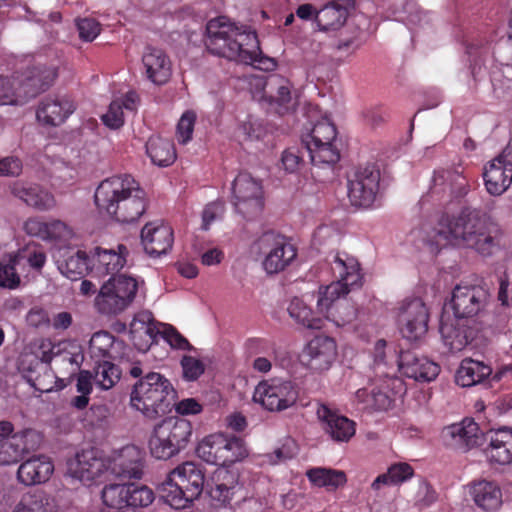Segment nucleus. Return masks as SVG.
<instances>
[{
	"label": "nucleus",
	"mask_w": 512,
	"mask_h": 512,
	"mask_svg": "<svg viewBox=\"0 0 512 512\" xmlns=\"http://www.w3.org/2000/svg\"><path fill=\"white\" fill-rule=\"evenodd\" d=\"M197 455L209 464L226 467L243 460L248 455L244 441L236 436L214 433L198 444Z\"/></svg>",
	"instance_id": "11"
},
{
	"label": "nucleus",
	"mask_w": 512,
	"mask_h": 512,
	"mask_svg": "<svg viewBox=\"0 0 512 512\" xmlns=\"http://www.w3.org/2000/svg\"><path fill=\"white\" fill-rule=\"evenodd\" d=\"M146 151L152 163L160 167L169 166L176 159L173 144L161 137H151L146 144Z\"/></svg>",
	"instance_id": "51"
},
{
	"label": "nucleus",
	"mask_w": 512,
	"mask_h": 512,
	"mask_svg": "<svg viewBox=\"0 0 512 512\" xmlns=\"http://www.w3.org/2000/svg\"><path fill=\"white\" fill-rule=\"evenodd\" d=\"M317 418L324 432L336 442H348L356 432V423L325 404L316 410Z\"/></svg>",
	"instance_id": "28"
},
{
	"label": "nucleus",
	"mask_w": 512,
	"mask_h": 512,
	"mask_svg": "<svg viewBox=\"0 0 512 512\" xmlns=\"http://www.w3.org/2000/svg\"><path fill=\"white\" fill-rule=\"evenodd\" d=\"M143 285L144 281L136 276H111L99 288L94 299V307L102 315H118L131 306Z\"/></svg>",
	"instance_id": "6"
},
{
	"label": "nucleus",
	"mask_w": 512,
	"mask_h": 512,
	"mask_svg": "<svg viewBox=\"0 0 512 512\" xmlns=\"http://www.w3.org/2000/svg\"><path fill=\"white\" fill-rule=\"evenodd\" d=\"M195 121V112L188 110L182 114L176 131V138L179 143L186 144L192 139Z\"/></svg>",
	"instance_id": "59"
},
{
	"label": "nucleus",
	"mask_w": 512,
	"mask_h": 512,
	"mask_svg": "<svg viewBox=\"0 0 512 512\" xmlns=\"http://www.w3.org/2000/svg\"><path fill=\"white\" fill-rule=\"evenodd\" d=\"M484 184L487 192L493 196L502 195L512 182V152L504 149L484 168Z\"/></svg>",
	"instance_id": "23"
},
{
	"label": "nucleus",
	"mask_w": 512,
	"mask_h": 512,
	"mask_svg": "<svg viewBox=\"0 0 512 512\" xmlns=\"http://www.w3.org/2000/svg\"><path fill=\"white\" fill-rule=\"evenodd\" d=\"M306 476L313 486L334 491L347 482L344 471L326 467H313L306 471Z\"/></svg>",
	"instance_id": "46"
},
{
	"label": "nucleus",
	"mask_w": 512,
	"mask_h": 512,
	"mask_svg": "<svg viewBox=\"0 0 512 512\" xmlns=\"http://www.w3.org/2000/svg\"><path fill=\"white\" fill-rule=\"evenodd\" d=\"M213 485L208 493L213 506L226 507L231 504L235 495L241 490L238 476L226 467H219L213 474Z\"/></svg>",
	"instance_id": "33"
},
{
	"label": "nucleus",
	"mask_w": 512,
	"mask_h": 512,
	"mask_svg": "<svg viewBox=\"0 0 512 512\" xmlns=\"http://www.w3.org/2000/svg\"><path fill=\"white\" fill-rule=\"evenodd\" d=\"M64 345L65 343H54L50 339H42L35 345L32 356L40 360L43 364H48L55 356H61L63 361H67L78 368L83 361V355L80 352H65ZM29 357H31V355L26 354L22 360V364H24L25 358Z\"/></svg>",
	"instance_id": "43"
},
{
	"label": "nucleus",
	"mask_w": 512,
	"mask_h": 512,
	"mask_svg": "<svg viewBox=\"0 0 512 512\" xmlns=\"http://www.w3.org/2000/svg\"><path fill=\"white\" fill-rule=\"evenodd\" d=\"M22 229L30 237L54 244L69 241L73 237V230L58 219L45 221L40 217H31L23 222Z\"/></svg>",
	"instance_id": "27"
},
{
	"label": "nucleus",
	"mask_w": 512,
	"mask_h": 512,
	"mask_svg": "<svg viewBox=\"0 0 512 512\" xmlns=\"http://www.w3.org/2000/svg\"><path fill=\"white\" fill-rule=\"evenodd\" d=\"M62 259H58V269L63 276L71 280L80 279L86 273H90L91 256L85 251L70 249L63 253Z\"/></svg>",
	"instance_id": "44"
},
{
	"label": "nucleus",
	"mask_w": 512,
	"mask_h": 512,
	"mask_svg": "<svg viewBox=\"0 0 512 512\" xmlns=\"http://www.w3.org/2000/svg\"><path fill=\"white\" fill-rule=\"evenodd\" d=\"M239 133L245 140H259L266 134L263 123L255 117L249 116L239 127Z\"/></svg>",
	"instance_id": "58"
},
{
	"label": "nucleus",
	"mask_w": 512,
	"mask_h": 512,
	"mask_svg": "<svg viewBox=\"0 0 512 512\" xmlns=\"http://www.w3.org/2000/svg\"><path fill=\"white\" fill-rule=\"evenodd\" d=\"M128 509L148 507L155 500L154 491L145 485L128 483Z\"/></svg>",
	"instance_id": "55"
},
{
	"label": "nucleus",
	"mask_w": 512,
	"mask_h": 512,
	"mask_svg": "<svg viewBox=\"0 0 512 512\" xmlns=\"http://www.w3.org/2000/svg\"><path fill=\"white\" fill-rule=\"evenodd\" d=\"M177 392L162 374L149 372L134 385L130 405L148 418H156L170 411Z\"/></svg>",
	"instance_id": "5"
},
{
	"label": "nucleus",
	"mask_w": 512,
	"mask_h": 512,
	"mask_svg": "<svg viewBox=\"0 0 512 512\" xmlns=\"http://www.w3.org/2000/svg\"><path fill=\"white\" fill-rule=\"evenodd\" d=\"M146 77L155 85L167 83L172 75V63L161 49L147 47L142 56Z\"/></svg>",
	"instance_id": "38"
},
{
	"label": "nucleus",
	"mask_w": 512,
	"mask_h": 512,
	"mask_svg": "<svg viewBox=\"0 0 512 512\" xmlns=\"http://www.w3.org/2000/svg\"><path fill=\"white\" fill-rule=\"evenodd\" d=\"M259 250L265 254L263 268L268 274H276L288 267L296 258V249L283 237L265 233L257 241Z\"/></svg>",
	"instance_id": "19"
},
{
	"label": "nucleus",
	"mask_w": 512,
	"mask_h": 512,
	"mask_svg": "<svg viewBox=\"0 0 512 512\" xmlns=\"http://www.w3.org/2000/svg\"><path fill=\"white\" fill-rule=\"evenodd\" d=\"M128 484H107L101 492L103 504L111 509L120 510L126 508L128 510Z\"/></svg>",
	"instance_id": "53"
},
{
	"label": "nucleus",
	"mask_w": 512,
	"mask_h": 512,
	"mask_svg": "<svg viewBox=\"0 0 512 512\" xmlns=\"http://www.w3.org/2000/svg\"><path fill=\"white\" fill-rule=\"evenodd\" d=\"M206 46L215 55L261 70H272L275 61L262 54L255 31L245 25H236L229 18L220 16L207 23Z\"/></svg>",
	"instance_id": "3"
},
{
	"label": "nucleus",
	"mask_w": 512,
	"mask_h": 512,
	"mask_svg": "<svg viewBox=\"0 0 512 512\" xmlns=\"http://www.w3.org/2000/svg\"><path fill=\"white\" fill-rule=\"evenodd\" d=\"M338 349L334 338L327 335L313 337L304 347L302 356L306 366L315 372L331 368L337 358Z\"/></svg>",
	"instance_id": "22"
},
{
	"label": "nucleus",
	"mask_w": 512,
	"mask_h": 512,
	"mask_svg": "<svg viewBox=\"0 0 512 512\" xmlns=\"http://www.w3.org/2000/svg\"><path fill=\"white\" fill-rule=\"evenodd\" d=\"M76 106L68 96H49L38 105L36 118L45 126L63 124L75 111Z\"/></svg>",
	"instance_id": "30"
},
{
	"label": "nucleus",
	"mask_w": 512,
	"mask_h": 512,
	"mask_svg": "<svg viewBox=\"0 0 512 512\" xmlns=\"http://www.w3.org/2000/svg\"><path fill=\"white\" fill-rule=\"evenodd\" d=\"M414 475V469L405 462H398L390 465L386 473L378 475L371 484L375 491L385 486H397L410 480Z\"/></svg>",
	"instance_id": "49"
},
{
	"label": "nucleus",
	"mask_w": 512,
	"mask_h": 512,
	"mask_svg": "<svg viewBox=\"0 0 512 512\" xmlns=\"http://www.w3.org/2000/svg\"><path fill=\"white\" fill-rule=\"evenodd\" d=\"M429 312L420 298L406 299L399 308L398 324L404 338L420 340L428 330Z\"/></svg>",
	"instance_id": "20"
},
{
	"label": "nucleus",
	"mask_w": 512,
	"mask_h": 512,
	"mask_svg": "<svg viewBox=\"0 0 512 512\" xmlns=\"http://www.w3.org/2000/svg\"><path fill=\"white\" fill-rule=\"evenodd\" d=\"M119 368L109 361L98 363L94 370V382L102 390L111 389L120 379Z\"/></svg>",
	"instance_id": "54"
},
{
	"label": "nucleus",
	"mask_w": 512,
	"mask_h": 512,
	"mask_svg": "<svg viewBox=\"0 0 512 512\" xmlns=\"http://www.w3.org/2000/svg\"><path fill=\"white\" fill-rule=\"evenodd\" d=\"M12 512H56V504L45 492H28L21 496Z\"/></svg>",
	"instance_id": "50"
},
{
	"label": "nucleus",
	"mask_w": 512,
	"mask_h": 512,
	"mask_svg": "<svg viewBox=\"0 0 512 512\" xmlns=\"http://www.w3.org/2000/svg\"><path fill=\"white\" fill-rule=\"evenodd\" d=\"M183 377L188 381L196 380L204 372L203 363L191 356H184L181 360Z\"/></svg>",
	"instance_id": "63"
},
{
	"label": "nucleus",
	"mask_w": 512,
	"mask_h": 512,
	"mask_svg": "<svg viewBox=\"0 0 512 512\" xmlns=\"http://www.w3.org/2000/svg\"><path fill=\"white\" fill-rule=\"evenodd\" d=\"M354 0H335L321 8L315 16L321 30H336L344 25Z\"/></svg>",
	"instance_id": "40"
},
{
	"label": "nucleus",
	"mask_w": 512,
	"mask_h": 512,
	"mask_svg": "<svg viewBox=\"0 0 512 512\" xmlns=\"http://www.w3.org/2000/svg\"><path fill=\"white\" fill-rule=\"evenodd\" d=\"M487 446L484 449L487 459L496 464L512 463V428L501 427L485 433Z\"/></svg>",
	"instance_id": "34"
},
{
	"label": "nucleus",
	"mask_w": 512,
	"mask_h": 512,
	"mask_svg": "<svg viewBox=\"0 0 512 512\" xmlns=\"http://www.w3.org/2000/svg\"><path fill=\"white\" fill-rule=\"evenodd\" d=\"M336 137V127L327 117L315 123L311 131L303 136L302 142L314 166L326 165L331 170L339 161L340 153L334 144Z\"/></svg>",
	"instance_id": "12"
},
{
	"label": "nucleus",
	"mask_w": 512,
	"mask_h": 512,
	"mask_svg": "<svg viewBox=\"0 0 512 512\" xmlns=\"http://www.w3.org/2000/svg\"><path fill=\"white\" fill-rule=\"evenodd\" d=\"M204 482L202 468L188 461L172 469L159 484L158 491L166 504L174 509H185L200 497Z\"/></svg>",
	"instance_id": "4"
},
{
	"label": "nucleus",
	"mask_w": 512,
	"mask_h": 512,
	"mask_svg": "<svg viewBox=\"0 0 512 512\" xmlns=\"http://www.w3.org/2000/svg\"><path fill=\"white\" fill-rule=\"evenodd\" d=\"M138 96L135 92H128L123 98L111 102L108 111L102 115L103 123L111 128L118 129L124 124V109L134 111L137 106Z\"/></svg>",
	"instance_id": "47"
},
{
	"label": "nucleus",
	"mask_w": 512,
	"mask_h": 512,
	"mask_svg": "<svg viewBox=\"0 0 512 512\" xmlns=\"http://www.w3.org/2000/svg\"><path fill=\"white\" fill-rule=\"evenodd\" d=\"M11 193L28 206L39 211H48L56 206L54 195L38 185H26L17 182L12 185Z\"/></svg>",
	"instance_id": "41"
},
{
	"label": "nucleus",
	"mask_w": 512,
	"mask_h": 512,
	"mask_svg": "<svg viewBox=\"0 0 512 512\" xmlns=\"http://www.w3.org/2000/svg\"><path fill=\"white\" fill-rule=\"evenodd\" d=\"M292 319L298 324L309 329L323 328V317L318 312H314L311 307L302 298H293L287 308Z\"/></svg>",
	"instance_id": "48"
},
{
	"label": "nucleus",
	"mask_w": 512,
	"mask_h": 512,
	"mask_svg": "<svg viewBox=\"0 0 512 512\" xmlns=\"http://www.w3.org/2000/svg\"><path fill=\"white\" fill-rule=\"evenodd\" d=\"M233 205L243 217L260 215L264 207L261 183L248 173H240L232 183Z\"/></svg>",
	"instance_id": "16"
},
{
	"label": "nucleus",
	"mask_w": 512,
	"mask_h": 512,
	"mask_svg": "<svg viewBox=\"0 0 512 512\" xmlns=\"http://www.w3.org/2000/svg\"><path fill=\"white\" fill-rule=\"evenodd\" d=\"M128 249L119 244L115 249L96 247L91 254L90 274L95 277L116 276L127 262Z\"/></svg>",
	"instance_id": "29"
},
{
	"label": "nucleus",
	"mask_w": 512,
	"mask_h": 512,
	"mask_svg": "<svg viewBox=\"0 0 512 512\" xmlns=\"http://www.w3.org/2000/svg\"><path fill=\"white\" fill-rule=\"evenodd\" d=\"M330 269L336 278L329 285L318 290L317 308L323 317L336 326H345L357 317V309L347 300H340L352 289L362 284V274L358 261L347 253L337 252L329 262Z\"/></svg>",
	"instance_id": "2"
},
{
	"label": "nucleus",
	"mask_w": 512,
	"mask_h": 512,
	"mask_svg": "<svg viewBox=\"0 0 512 512\" xmlns=\"http://www.w3.org/2000/svg\"><path fill=\"white\" fill-rule=\"evenodd\" d=\"M491 373L492 369L483 362L464 359L457 370L456 382L462 387H471L484 381Z\"/></svg>",
	"instance_id": "45"
},
{
	"label": "nucleus",
	"mask_w": 512,
	"mask_h": 512,
	"mask_svg": "<svg viewBox=\"0 0 512 512\" xmlns=\"http://www.w3.org/2000/svg\"><path fill=\"white\" fill-rule=\"evenodd\" d=\"M79 37L86 42L93 41L101 31L99 22L92 18H83L77 21Z\"/></svg>",
	"instance_id": "61"
},
{
	"label": "nucleus",
	"mask_w": 512,
	"mask_h": 512,
	"mask_svg": "<svg viewBox=\"0 0 512 512\" xmlns=\"http://www.w3.org/2000/svg\"><path fill=\"white\" fill-rule=\"evenodd\" d=\"M19 259L17 256L10 257L8 260L0 262V286L4 288L14 289L20 283V277L16 273V266Z\"/></svg>",
	"instance_id": "56"
},
{
	"label": "nucleus",
	"mask_w": 512,
	"mask_h": 512,
	"mask_svg": "<svg viewBox=\"0 0 512 512\" xmlns=\"http://www.w3.org/2000/svg\"><path fill=\"white\" fill-rule=\"evenodd\" d=\"M145 453L135 445L114 450L107 457L108 474L122 478L140 479L143 475Z\"/></svg>",
	"instance_id": "21"
},
{
	"label": "nucleus",
	"mask_w": 512,
	"mask_h": 512,
	"mask_svg": "<svg viewBox=\"0 0 512 512\" xmlns=\"http://www.w3.org/2000/svg\"><path fill=\"white\" fill-rule=\"evenodd\" d=\"M380 171L372 166L358 168L348 180V198L358 208H370L378 195Z\"/></svg>",
	"instance_id": "17"
},
{
	"label": "nucleus",
	"mask_w": 512,
	"mask_h": 512,
	"mask_svg": "<svg viewBox=\"0 0 512 512\" xmlns=\"http://www.w3.org/2000/svg\"><path fill=\"white\" fill-rule=\"evenodd\" d=\"M39 435L32 429L15 432L10 438L0 439V466L17 463L26 453L35 450Z\"/></svg>",
	"instance_id": "26"
},
{
	"label": "nucleus",
	"mask_w": 512,
	"mask_h": 512,
	"mask_svg": "<svg viewBox=\"0 0 512 512\" xmlns=\"http://www.w3.org/2000/svg\"><path fill=\"white\" fill-rule=\"evenodd\" d=\"M67 472L72 478L90 485L108 474L107 457L95 448L83 449L68 460Z\"/></svg>",
	"instance_id": "18"
},
{
	"label": "nucleus",
	"mask_w": 512,
	"mask_h": 512,
	"mask_svg": "<svg viewBox=\"0 0 512 512\" xmlns=\"http://www.w3.org/2000/svg\"><path fill=\"white\" fill-rule=\"evenodd\" d=\"M298 400L296 386L289 380L272 378L258 383L253 401L270 412H280L294 406Z\"/></svg>",
	"instance_id": "14"
},
{
	"label": "nucleus",
	"mask_w": 512,
	"mask_h": 512,
	"mask_svg": "<svg viewBox=\"0 0 512 512\" xmlns=\"http://www.w3.org/2000/svg\"><path fill=\"white\" fill-rule=\"evenodd\" d=\"M406 392L402 379L398 377H379L369 388L358 389L353 402L361 410H388L396 400Z\"/></svg>",
	"instance_id": "13"
},
{
	"label": "nucleus",
	"mask_w": 512,
	"mask_h": 512,
	"mask_svg": "<svg viewBox=\"0 0 512 512\" xmlns=\"http://www.w3.org/2000/svg\"><path fill=\"white\" fill-rule=\"evenodd\" d=\"M144 250L152 257L166 254L172 248L174 237L172 228L163 222L147 223L141 231Z\"/></svg>",
	"instance_id": "32"
},
{
	"label": "nucleus",
	"mask_w": 512,
	"mask_h": 512,
	"mask_svg": "<svg viewBox=\"0 0 512 512\" xmlns=\"http://www.w3.org/2000/svg\"><path fill=\"white\" fill-rule=\"evenodd\" d=\"M440 334L444 345L452 352L463 350L471 338L467 321L449 314H443L441 317Z\"/></svg>",
	"instance_id": "39"
},
{
	"label": "nucleus",
	"mask_w": 512,
	"mask_h": 512,
	"mask_svg": "<svg viewBox=\"0 0 512 512\" xmlns=\"http://www.w3.org/2000/svg\"><path fill=\"white\" fill-rule=\"evenodd\" d=\"M444 436L451 439L452 445L462 450L477 447L485 439V433L471 418H465L459 423L446 427Z\"/></svg>",
	"instance_id": "36"
},
{
	"label": "nucleus",
	"mask_w": 512,
	"mask_h": 512,
	"mask_svg": "<svg viewBox=\"0 0 512 512\" xmlns=\"http://www.w3.org/2000/svg\"><path fill=\"white\" fill-rule=\"evenodd\" d=\"M491 300L490 288L486 283L457 285L452 293L453 317L466 320L486 311Z\"/></svg>",
	"instance_id": "15"
},
{
	"label": "nucleus",
	"mask_w": 512,
	"mask_h": 512,
	"mask_svg": "<svg viewBox=\"0 0 512 512\" xmlns=\"http://www.w3.org/2000/svg\"><path fill=\"white\" fill-rule=\"evenodd\" d=\"M437 499L435 490L426 481H420L414 500L415 504L420 508L429 507Z\"/></svg>",
	"instance_id": "62"
},
{
	"label": "nucleus",
	"mask_w": 512,
	"mask_h": 512,
	"mask_svg": "<svg viewBox=\"0 0 512 512\" xmlns=\"http://www.w3.org/2000/svg\"><path fill=\"white\" fill-rule=\"evenodd\" d=\"M135 179L130 175L113 176L103 180L94 195L95 204L102 212L109 213L128 192L133 190Z\"/></svg>",
	"instance_id": "25"
},
{
	"label": "nucleus",
	"mask_w": 512,
	"mask_h": 512,
	"mask_svg": "<svg viewBox=\"0 0 512 512\" xmlns=\"http://www.w3.org/2000/svg\"><path fill=\"white\" fill-rule=\"evenodd\" d=\"M192 435L189 421L169 417L161 421L153 430L149 449L156 459L167 460L185 449Z\"/></svg>",
	"instance_id": "8"
},
{
	"label": "nucleus",
	"mask_w": 512,
	"mask_h": 512,
	"mask_svg": "<svg viewBox=\"0 0 512 512\" xmlns=\"http://www.w3.org/2000/svg\"><path fill=\"white\" fill-rule=\"evenodd\" d=\"M161 334L165 341L175 349L190 350L192 347L174 327L157 324L150 311L137 313L130 324V335L134 346L141 352H146Z\"/></svg>",
	"instance_id": "9"
},
{
	"label": "nucleus",
	"mask_w": 512,
	"mask_h": 512,
	"mask_svg": "<svg viewBox=\"0 0 512 512\" xmlns=\"http://www.w3.org/2000/svg\"><path fill=\"white\" fill-rule=\"evenodd\" d=\"M53 472L54 464L48 456L34 455L19 465L16 478L24 486H34L47 482Z\"/></svg>",
	"instance_id": "35"
},
{
	"label": "nucleus",
	"mask_w": 512,
	"mask_h": 512,
	"mask_svg": "<svg viewBox=\"0 0 512 512\" xmlns=\"http://www.w3.org/2000/svg\"><path fill=\"white\" fill-rule=\"evenodd\" d=\"M251 85L255 88L253 98L266 105L267 109L279 115L292 112L297 106L296 95L292 91L290 81L279 75L266 79L254 78Z\"/></svg>",
	"instance_id": "10"
},
{
	"label": "nucleus",
	"mask_w": 512,
	"mask_h": 512,
	"mask_svg": "<svg viewBox=\"0 0 512 512\" xmlns=\"http://www.w3.org/2000/svg\"><path fill=\"white\" fill-rule=\"evenodd\" d=\"M114 337L107 331H99L92 335L89 349L94 357H106L112 348Z\"/></svg>",
	"instance_id": "57"
},
{
	"label": "nucleus",
	"mask_w": 512,
	"mask_h": 512,
	"mask_svg": "<svg viewBox=\"0 0 512 512\" xmlns=\"http://www.w3.org/2000/svg\"><path fill=\"white\" fill-rule=\"evenodd\" d=\"M248 347L251 353L265 354L258 356L253 361L254 370L260 373H267L272 368V360L275 358L276 350L274 345L263 339H251L248 341Z\"/></svg>",
	"instance_id": "52"
},
{
	"label": "nucleus",
	"mask_w": 512,
	"mask_h": 512,
	"mask_svg": "<svg viewBox=\"0 0 512 512\" xmlns=\"http://www.w3.org/2000/svg\"><path fill=\"white\" fill-rule=\"evenodd\" d=\"M475 505L484 512H494L502 505V492L497 483L480 480L470 487Z\"/></svg>",
	"instance_id": "42"
},
{
	"label": "nucleus",
	"mask_w": 512,
	"mask_h": 512,
	"mask_svg": "<svg viewBox=\"0 0 512 512\" xmlns=\"http://www.w3.org/2000/svg\"><path fill=\"white\" fill-rule=\"evenodd\" d=\"M175 412L181 416H190L200 414L203 410L202 404L195 398H184L172 402Z\"/></svg>",
	"instance_id": "64"
},
{
	"label": "nucleus",
	"mask_w": 512,
	"mask_h": 512,
	"mask_svg": "<svg viewBox=\"0 0 512 512\" xmlns=\"http://www.w3.org/2000/svg\"><path fill=\"white\" fill-rule=\"evenodd\" d=\"M54 67H34L23 80L0 76V105H23L56 78Z\"/></svg>",
	"instance_id": "7"
},
{
	"label": "nucleus",
	"mask_w": 512,
	"mask_h": 512,
	"mask_svg": "<svg viewBox=\"0 0 512 512\" xmlns=\"http://www.w3.org/2000/svg\"><path fill=\"white\" fill-rule=\"evenodd\" d=\"M468 191V180L457 170H436L432 177L429 195L432 199L444 202L453 197H461Z\"/></svg>",
	"instance_id": "24"
},
{
	"label": "nucleus",
	"mask_w": 512,
	"mask_h": 512,
	"mask_svg": "<svg viewBox=\"0 0 512 512\" xmlns=\"http://www.w3.org/2000/svg\"><path fill=\"white\" fill-rule=\"evenodd\" d=\"M303 158L299 148L290 147L282 152L280 168L286 173H296L303 165Z\"/></svg>",
	"instance_id": "60"
},
{
	"label": "nucleus",
	"mask_w": 512,
	"mask_h": 512,
	"mask_svg": "<svg viewBox=\"0 0 512 512\" xmlns=\"http://www.w3.org/2000/svg\"><path fill=\"white\" fill-rule=\"evenodd\" d=\"M146 210V194L136 182L133 190L128 192L115 206L109 216L123 223H130L138 220Z\"/></svg>",
	"instance_id": "37"
},
{
	"label": "nucleus",
	"mask_w": 512,
	"mask_h": 512,
	"mask_svg": "<svg viewBox=\"0 0 512 512\" xmlns=\"http://www.w3.org/2000/svg\"><path fill=\"white\" fill-rule=\"evenodd\" d=\"M432 241L439 247L468 248L483 256L491 255L497 247L495 226L484 213L473 208H465L457 216H441L433 229Z\"/></svg>",
	"instance_id": "1"
},
{
	"label": "nucleus",
	"mask_w": 512,
	"mask_h": 512,
	"mask_svg": "<svg viewBox=\"0 0 512 512\" xmlns=\"http://www.w3.org/2000/svg\"><path fill=\"white\" fill-rule=\"evenodd\" d=\"M398 367L406 377L423 382L434 380L440 372V366L436 362L414 351L402 352L399 355Z\"/></svg>",
	"instance_id": "31"
}]
</instances>
